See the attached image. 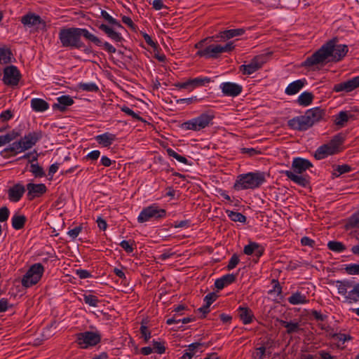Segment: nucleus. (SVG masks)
<instances>
[{
	"label": "nucleus",
	"mask_w": 359,
	"mask_h": 359,
	"mask_svg": "<svg viewBox=\"0 0 359 359\" xmlns=\"http://www.w3.org/2000/svg\"><path fill=\"white\" fill-rule=\"evenodd\" d=\"M338 39L334 37L327 41L318 50L308 57L302 64V67L311 68L316 65H323L327 62L341 60L348 51L344 44H337Z\"/></svg>",
	"instance_id": "nucleus-1"
},
{
	"label": "nucleus",
	"mask_w": 359,
	"mask_h": 359,
	"mask_svg": "<svg viewBox=\"0 0 359 359\" xmlns=\"http://www.w3.org/2000/svg\"><path fill=\"white\" fill-rule=\"evenodd\" d=\"M81 36H83L86 39L97 46H103L104 48L109 53H114L116 51V48L109 42L102 43L97 36L90 33L86 29L77 27L62 28L59 32V39L62 47L78 49L85 47V44L81 41Z\"/></svg>",
	"instance_id": "nucleus-2"
},
{
	"label": "nucleus",
	"mask_w": 359,
	"mask_h": 359,
	"mask_svg": "<svg viewBox=\"0 0 359 359\" xmlns=\"http://www.w3.org/2000/svg\"><path fill=\"white\" fill-rule=\"evenodd\" d=\"M325 115V110L320 107H314L308 109L304 115L296 116L287 122V126L297 130H306L313 126L314 123L319 122Z\"/></svg>",
	"instance_id": "nucleus-3"
},
{
	"label": "nucleus",
	"mask_w": 359,
	"mask_h": 359,
	"mask_svg": "<svg viewBox=\"0 0 359 359\" xmlns=\"http://www.w3.org/2000/svg\"><path fill=\"white\" fill-rule=\"evenodd\" d=\"M266 181L264 172H248L237 177L233 188L236 190L255 189Z\"/></svg>",
	"instance_id": "nucleus-4"
},
{
	"label": "nucleus",
	"mask_w": 359,
	"mask_h": 359,
	"mask_svg": "<svg viewBox=\"0 0 359 359\" xmlns=\"http://www.w3.org/2000/svg\"><path fill=\"white\" fill-rule=\"evenodd\" d=\"M345 140V135L340 133L334 135L327 143L319 147L315 152L314 157L321 160L330 155H334L341 151L340 147Z\"/></svg>",
	"instance_id": "nucleus-5"
},
{
	"label": "nucleus",
	"mask_w": 359,
	"mask_h": 359,
	"mask_svg": "<svg viewBox=\"0 0 359 359\" xmlns=\"http://www.w3.org/2000/svg\"><path fill=\"white\" fill-rule=\"evenodd\" d=\"M214 118L213 112L202 113L200 116L182 123L181 128L184 130L199 131L212 125Z\"/></svg>",
	"instance_id": "nucleus-6"
},
{
	"label": "nucleus",
	"mask_w": 359,
	"mask_h": 359,
	"mask_svg": "<svg viewBox=\"0 0 359 359\" xmlns=\"http://www.w3.org/2000/svg\"><path fill=\"white\" fill-rule=\"evenodd\" d=\"M44 267L41 263H36L30 266L22 279V285L29 287L36 285L41 278Z\"/></svg>",
	"instance_id": "nucleus-7"
},
{
	"label": "nucleus",
	"mask_w": 359,
	"mask_h": 359,
	"mask_svg": "<svg viewBox=\"0 0 359 359\" xmlns=\"http://www.w3.org/2000/svg\"><path fill=\"white\" fill-rule=\"evenodd\" d=\"M101 341V335L94 332H83L76 334V343L81 348L94 346Z\"/></svg>",
	"instance_id": "nucleus-8"
},
{
	"label": "nucleus",
	"mask_w": 359,
	"mask_h": 359,
	"mask_svg": "<svg viewBox=\"0 0 359 359\" xmlns=\"http://www.w3.org/2000/svg\"><path fill=\"white\" fill-rule=\"evenodd\" d=\"M165 215L166 211L165 209L159 208L158 206L152 205L144 208L141 211L137 217V221L140 223H143L151 219H158L163 218Z\"/></svg>",
	"instance_id": "nucleus-9"
},
{
	"label": "nucleus",
	"mask_w": 359,
	"mask_h": 359,
	"mask_svg": "<svg viewBox=\"0 0 359 359\" xmlns=\"http://www.w3.org/2000/svg\"><path fill=\"white\" fill-rule=\"evenodd\" d=\"M266 57L264 55L255 56L251 60L248 65H242L240 67V71L243 74L250 75L259 69L266 62Z\"/></svg>",
	"instance_id": "nucleus-10"
},
{
	"label": "nucleus",
	"mask_w": 359,
	"mask_h": 359,
	"mask_svg": "<svg viewBox=\"0 0 359 359\" xmlns=\"http://www.w3.org/2000/svg\"><path fill=\"white\" fill-rule=\"evenodd\" d=\"M21 78L20 71L15 66L11 65L4 69L3 81L7 86H17Z\"/></svg>",
	"instance_id": "nucleus-11"
},
{
	"label": "nucleus",
	"mask_w": 359,
	"mask_h": 359,
	"mask_svg": "<svg viewBox=\"0 0 359 359\" xmlns=\"http://www.w3.org/2000/svg\"><path fill=\"white\" fill-rule=\"evenodd\" d=\"M243 252L247 255H254L255 258L253 259V261L257 263L263 255L264 248L256 242H250L248 245L244 247Z\"/></svg>",
	"instance_id": "nucleus-12"
},
{
	"label": "nucleus",
	"mask_w": 359,
	"mask_h": 359,
	"mask_svg": "<svg viewBox=\"0 0 359 359\" xmlns=\"http://www.w3.org/2000/svg\"><path fill=\"white\" fill-rule=\"evenodd\" d=\"M26 187L27 190V196L29 201H32L35 198L41 197L47 191V188L44 184L28 183Z\"/></svg>",
	"instance_id": "nucleus-13"
},
{
	"label": "nucleus",
	"mask_w": 359,
	"mask_h": 359,
	"mask_svg": "<svg viewBox=\"0 0 359 359\" xmlns=\"http://www.w3.org/2000/svg\"><path fill=\"white\" fill-rule=\"evenodd\" d=\"M359 87V76L353 77L346 81L337 83L334 86L333 90L335 92L345 91L349 93Z\"/></svg>",
	"instance_id": "nucleus-14"
},
{
	"label": "nucleus",
	"mask_w": 359,
	"mask_h": 359,
	"mask_svg": "<svg viewBox=\"0 0 359 359\" xmlns=\"http://www.w3.org/2000/svg\"><path fill=\"white\" fill-rule=\"evenodd\" d=\"M41 137L42 132L41 130L29 133L27 135H25L24 137L20 139L22 149L25 151L31 149Z\"/></svg>",
	"instance_id": "nucleus-15"
},
{
	"label": "nucleus",
	"mask_w": 359,
	"mask_h": 359,
	"mask_svg": "<svg viewBox=\"0 0 359 359\" xmlns=\"http://www.w3.org/2000/svg\"><path fill=\"white\" fill-rule=\"evenodd\" d=\"M220 89L224 95L230 97H236L240 95L243 90L241 86L231 82H224L220 85Z\"/></svg>",
	"instance_id": "nucleus-16"
},
{
	"label": "nucleus",
	"mask_w": 359,
	"mask_h": 359,
	"mask_svg": "<svg viewBox=\"0 0 359 359\" xmlns=\"http://www.w3.org/2000/svg\"><path fill=\"white\" fill-rule=\"evenodd\" d=\"M222 53L220 45L211 44L203 50H199L196 53V55L205 58H217Z\"/></svg>",
	"instance_id": "nucleus-17"
},
{
	"label": "nucleus",
	"mask_w": 359,
	"mask_h": 359,
	"mask_svg": "<svg viewBox=\"0 0 359 359\" xmlns=\"http://www.w3.org/2000/svg\"><path fill=\"white\" fill-rule=\"evenodd\" d=\"M311 167H313V164L310 161L300 157L294 158L292 163L293 172L297 174H302Z\"/></svg>",
	"instance_id": "nucleus-18"
},
{
	"label": "nucleus",
	"mask_w": 359,
	"mask_h": 359,
	"mask_svg": "<svg viewBox=\"0 0 359 359\" xmlns=\"http://www.w3.org/2000/svg\"><path fill=\"white\" fill-rule=\"evenodd\" d=\"M245 32V30L243 28L228 29L220 32L218 34L212 36L214 41H220L230 39L234 36H241Z\"/></svg>",
	"instance_id": "nucleus-19"
},
{
	"label": "nucleus",
	"mask_w": 359,
	"mask_h": 359,
	"mask_svg": "<svg viewBox=\"0 0 359 359\" xmlns=\"http://www.w3.org/2000/svg\"><path fill=\"white\" fill-rule=\"evenodd\" d=\"M281 172L285 174L290 180L302 187H306L310 184V178L307 175H297L290 170H284Z\"/></svg>",
	"instance_id": "nucleus-20"
},
{
	"label": "nucleus",
	"mask_w": 359,
	"mask_h": 359,
	"mask_svg": "<svg viewBox=\"0 0 359 359\" xmlns=\"http://www.w3.org/2000/svg\"><path fill=\"white\" fill-rule=\"evenodd\" d=\"M21 22L24 25L32 27L38 25H42L43 28L46 27V22L41 17L34 13H29L21 18Z\"/></svg>",
	"instance_id": "nucleus-21"
},
{
	"label": "nucleus",
	"mask_w": 359,
	"mask_h": 359,
	"mask_svg": "<svg viewBox=\"0 0 359 359\" xmlns=\"http://www.w3.org/2000/svg\"><path fill=\"white\" fill-rule=\"evenodd\" d=\"M95 26H97L100 30L104 32L107 34V36L114 42L118 43L122 42L123 41V38L122 37L121 34L119 32L115 31L112 27H109V25L103 23L100 25L96 23Z\"/></svg>",
	"instance_id": "nucleus-22"
},
{
	"label": "nucleus",
	"mask_w": 359,
	"mask_h": 359,
	"mask_svg": "<svg viewBox=\"0 0 359 359\" xmlns=\"http://www.w3.org/2000/svg\"><path fill=\"white\" fill-rule=\"evenodd\" d=\"M25 192V188L22 184H15L8 191V198L11 201L18 202L21 199Z\"/></svg>",
	"instance_id": "nucleus-23"
},
{
	"label": "nucleus",
	"mask_w": 359,
	"mask_h": 359,
	"mask_svg": "<svg viewBox=\"0 0 359 359\" xmlns=\"http://www.w3.org/2000/svg\"><path fill=\"white\" fill-rule=\"evenodd\" d=\"M57 103L53 104V109H57L60 111H65L67 107L74 104L73 99L69 95H62L57 99Z\"/></svg>",
	"instance_id": "nucleus-24"
},
{
	"label": "nucleus",
	"mask_w": 359,
	"mask_h": 359,
	"mask_svg": "<svg viewBox=\"0 0 359 359\" xmlns=\"http://www.w3.org/2000/svg\"><path fill=\"white\" fill-rule=\"evenodd\" d=\"M236 280V275L229 273L225 276H223L220 278L217 279L215 283V286L217 289L222 290L225 286L234 283Z\"/></svg>",
	"instance_id": "nucleus-25"
},
{
	"label": "nucleus",
	"mask_w": 359,
	"mask_h": 359,
	"mask_svg": "<svg viewBox=\"0 0 359 359\" xmlns=\"http://www.w3.org/2000/svg\"><path fill=\"white\" fill-rule=\"evenodd\" d=\"M37 158L38 154H35V156H33L32 159L29 160V163H31L30 172L35 177H42L45 176V172L43 168L38 163H34V161H37Z\"/></svg>",
	"instance_id": "nucleus-26"
},
{
	"label": "nucleus",
	"mask_w": 359,
	"mask_h": 359,
	"mask_svg": "<svg viewBox=\"0 0 359 359\" xmlns=\"http://www.w3.org/2000/svg\"><path fill=\"white\" fill-rule=\"evenodd\" d=\"M95 139L100 144H102L105 147H108L116 140V135L114 134L105 133L96 136Z\"/></svg>",
	"instance_id": "nucleus-27"
},
{
	"label": "nucleus",
	"mask_w": 359,
	"mask_h": 359,
	"mask_svg": "<svg viewBox=\"0 0 359 359\" xmlns=\"http://www.w3.org/2000/svg\"><path fill=\"white\" fill-rule=\"evenodd\" d=\"M238 311L239 318L245 325L249 324L252 321L254 316L249 308L240 306Z\"/></svg>",
	"instance_id": "nucleus-28"
},
{
	"label": "nucleus",
	"mask_w": 359,
	"mask_h": 359,
	"mask_svg": "<svg viewBox=\"0 0 359 359\" xmlns=\"http://www.w3.org/2000/svg\"><path fill=\"white\" fill-rule=\"evenodd\" d=\"M31 106L35 111H44L48 109V103L43 99L34 98L31 101Z\"/></svg>",
	"instance_id": "nucleus-29"
},
{
	"label": "nucleus",
	"mask_w": 359,
	"mask_h": 359,
	"mask_svg": "<svg viewBox=\"0 0 359 359\" xmlns=\"http://www.w3.org/2000/svg\"><path fill=\"white\" fill-rule=\"evenodd\" d=\"M12 226L15 230H20L24 228L27 222V218L23 215L15 214L12 219Z\"/></svg>",
	"instance_id": "nucleus-30"
},
{
	"label": "nucleus",
	"mask_w": 359,
	"mask_h": 359,
	"mask_svg": "<svg viewBox=\"0 0 359 359\" xmlns=\"http://www.w3.org/2000/svg\"><path fill=\"white\" fill-rule=\"evenodd\" d=\"M304 86V81L302 80H297L288 85L285 89L287 95H294L297 93Z\"/></svg>",
	"instance_id": "nucleus-31"
},
{
	"label": "nucleus",
	"mask_w": 359,
	"mask_h": 359,
	"mask_svg": "<svg viewBox=\"0 0 359 359\" xmlns=\"http://www.w3.org/2000/svg\"><path fill=\"white\" fill-rule=\"evenodd\" d=\"M344 228L346 230L359 228V210L346 220Z\"/></svg>",
	"instance_id": "nucleus-32"
},
{
	"label": "nucleus",
	"mask_w": 359,
	"mask_h": 359,
	"mask_svg": "<svg viewBox=\"0 0 359 359\" xmlns=\"http://www.w3.org/2000/svg\"><path fill=\"white\" fill-rule=\"evenodd\" d=\"M314 98V95L310 92H304L298 97L297 102L304 107L310 105Z\"/></svg>",
	"instance_id": "nucleus-33"
},
{
	"label": "nucleus",
	"mask_w": 359,
	"mask_h": 359,
	"mask_svg": "<svg viewBox=\"0 0 359 359\" xmlns=\"http://www.w3.org/2000/svg\"><path fill=\"white\" fill-rule=\"evenodd\" d=\"M288 302L292 305H297L301 304H306L309 300L307 299L306 295L302 294L299 292H296L288 298Z\"/></svg>",
	"instance_id": "nucleus-34"
},
{
	"label": "nucleus",
	"mask_w": 359,
	"mask_h": 359,
	"mask_svg": "<svg viewBox=\"0 0 359 359\" xmlns=\"http://www.w3.org/2000/svg\"><path fill=\"white\" fill-rule=\"evenodd\" d=\"M203 345V344L199 342L189 345L188 349L185 351V353L182 356V359H191L195 355L196 351Z\"/></svg>",
	"instance_id": "nucleus-35"
},
{
	"label": "nucleus",
	"mask_w": 359,
	"mask_h": 359,
	"mask_svg": "<svg viewBox=\"0 0 359 359\" xmlns=\"http://www.w3.org/2000/svg\"><path fill=\"white\" fill-rule=\"evenodd\" d=\"M353 117V114H348L347 111H341L336 116L334 123L338 126L342 127L349 120V118Z\"/></svg>",
	"instance_id": "nucleus-36"
},
{
	"label": "nucleus",
	"mask_w": 359,
	"mask_h": 359,
	"mask_svg": "<svg viewBox=\"0 0 359 359\" xmlns=\"http://www.w3.org/2000/svg\"><path fill=\"white\" fill-rule=\"evenodd\" d=\"M24 151L25 150L22 149V142L21 140H20L19 141L14 142L13 144H10L8 147L4 149L2 153L12 152L13 155H15Z\"/></svg>",
	"instance_id": "nucleus-37"
},
{
	"label": "nucleus",
	"mask_w": 359,
	"mask_h": 359,
	"mask_svg": "<svg viewBox=\"0 0 359 359\" xmlns=\"http://www.w3.org/2000/svg\"><path fill=\"white\" fill-rule=\"evenodd\" d=\"M352 287L353 289L348 292L346 298L350 302H357L359 301V283L353 285Z\"/></svg>",
	"instance_id": "nucleus-38"
},
{
	"label": "nucleus",
	"mask_w": 359,
	"mask_h": 359,
	"mask_svg": "<svg viewBox=\"0 0 359 359\" xmlns=\"http://www.w3.org/2000/svg\"><path fill=\"white\" fill-rule=\"evenodd\" d=\"M13 53L9 48H0V64H8L11 62Z\"/></svg>",
	"instance_id": "nucleus-39"
},
{
	"label": "nucleus",
	"mask_w": 359,
	"mask_h": 359,
	"mask_svg": "<svg viewBox=\"0 0 359 359\" xmlns=\"http://www.w3.org/2000/svg\"><path fill=\"white\" fill-rule=\"evenodd\" d=\"M336 283L338 292L342 295H345L347 290L353 286V283L349 280H337Z\"/></svg>",
	"instance_id": "nucleus-40"
},
{
	"label": "nucleus",
	"mask_w": 359,
	"mask_h": 359,
	"mask_svg": "<svg viewBox=\"0 0 359 359\" xmlns=\"http://www.w3.org/2000/svg\"><path fill=\"white\" fill-rule=\"evenodd\" d=\"M335 168L332 172V176L337 177L341 175L349 172L353 170V168L348 164L338 165L334 166Z\"/></svg>",
	"instance_id": "nucleus-41"
},
{
	"label": "nucleus",
	"mask_w": 359,
	"mask_h": 359,
	"mask_svg": "<svg viewBox=\"0 0 359 359\" xmlns=\"http://www.w3.org/2000/svg\"><path fill=\"white\" fill-rule=\"evenodd\" d=\"M211 81L210 78L204 77V78H195L192 79H189L191 90H194L195 88L198 86H204L205 83H208Z\"/></svg>",
	"instance_id": "nucleus-42"
},
{
	"label": "nucleus",
	"mask_w": 359,
	"mask_h": 359,
	"mask_svg": "<svg viewBox=\"0 0 359 359\" xmlns=\"http://www.w3.org/2000/svg\"><path fill=\"white\" fill-rule=\"evenodd\" d=\"M226 213L227 214L228 217L233 222L244 223L246 221V217L241 212L227 210H226Z\"/></svg>",
	"instance_id": "nucleus-43"
},
{
	"label": "nucleus",
	"mask_w": 359,
	"mask_h": 359,
	"mask_svg": "<svg viewBox=\"0 0 359 359\" xmlns=\"http://www.w3.org/2000/svg\"><path fill=\"white\" fill-rule=\"evenodd\" d=\"M327 248L329 250L336 252H341L346 249V246L341 242L335 241H329Z\"/></svg>",
	"instance_id": "nucleus-44"
},
{
	"label": "nucleus",
	"mask_w": 359,
	"mask_h": 359,
	"mask_svg": "<svg viewBox=\"0 0 359 359\" xmlns=\"http://www.w3.org/2000/svg\"><path fill=\"white\" fill-rule=\"evenodd\" d=\"M79 88L87 92H98V86L93 83H81L79 85Z\"/></svg>",
	"instance_id": "nucleus-45"
},
{
	"label": "nucleus",
	"mask_w": 359,
	"mask_h": 359,
	"mask_svg": "<svg viewBox=\"0 0 359 359\" xmlns=\"http://www.w3.org/2000/svg\"><path fill=\"white\" fill-rule=\"evenodd\" d=\"M83 301L86 304L94 307L97 306V304L100 302L97 297L93 294H84Z\"/></svg>",
	"instance_id": "nucleus-46"
},
{
	"label": "nucleus",
	"mask_w": 359,
	"mask_h": 359,
	"mask_svg": "<svg viewBox=\"0 0 359 359\" xmlns=\"http://www.w3.org/2000/svg\"><path fill=\"white\" fill-rule=\"evenodd\" d=\"M121 110L123 112H124L126 114H128V116H132L135 120H137V121H142V122H145L146 121L142 117L140 116L134 112L131 109H130L128 107H127L126 105H123V107H121Z\"/></svg>",
	"instance_id": "nucleus-47"
},
{
	"label": "nucleus",
	"mask_w": 359,
	"mask_h": 359,
	"mask_svg": "<svg viewBox=\"0 0 359 359\" xmlns=\"http://www.w3.org/2000/svg\"><path fill=\"white\" fill-rule=\"evenodd\" d=\"M286 332L289 334L297 333L302 330L298 323L292 321L289 322V323L286 325Z\"/></svg>",
	"instance_id": "nucleus-48"
},
{
	"label": "nucleus",
	"mask_w": 359,
	"mask_h": 359,
	"mask_svg": "<svg viewBox=\"0 0 359 359\" xmlns=\"http://www.w3.org/2000/svg\"><path fill=\"white\" fill-rule=\"evenodd\" d=\"M345 271L350 275H358L359 274V264H348L346 266Z\"/></svg>",
	"instance_id": "nucleus-49"
},
{
	"label": "nucleus",
	"mask_w": 359,
	"mask_h": 359,
	"mask_svg": "<svg viewBox=\"0 0 359 359\" xmlns=\"http://www.w3.org/2000/svg\"><path fill=\"white\" fill-rule=\"evenodd\" d=\"M331 337L337 339L339 341H342L343 343L352 339V337L349 334L341 333H334L333 335H331Z\"/></svg>",
	"instance_id": "nucleus-50"
},
{
	"label": "nucleus",
	"mask_w": 359,
	"mask_h": 359,
	"mask_svg": "<svg viewBox=\"0 0 359 359\" xmlns=\"http://www.w3.org/2000/svg\"><path fill=\"white\" fill-rule=\"evenodd\" d=\"M134 243V241H132V243H130V241H123L121 242L120 245L123 249H124V250L126 252L131 253L134 250V248L133 247V244Z\"/></svg>",
	"instance_id": "nucleus-51"
},
{
	"label": "nucleus",
	"mask_w": 359,
	"mask_h": 359,
	"mask_svg": "<svg viewBox=\"0 0 359 359\" xmlns=\"http://www.w3.org/2000/svg\"><path fill=\"white\" fill-rule=\"evenodd\" d=\"M153 346L155 352L158 354H163L165 351V347L164 346V342H158L156 341H153Z\"/></svg>",
	"instance_id": "nucleus-52"
},
{
	"label": "nucleus",
	"mask_w": 359,
	"mask_h": 359,
	"mask_svg": "<svg viewBox=\"0 0 359 359\" xmlns=\"http://www.w3.org/2000/svg\"><path fill=\"white\" fill-rule=\"evenodd\" d=\"M140 331L144 341L147 342L151 338V332L149 330L148 327L146 325H142Z\"/></svg>",
	"instance_id": "nucleus-53"
},
{
	"label": "nucleus",
	"mask_w": 359,
	"mask_h": 359,
	"mask_svg": "<svg viewBox=\"0 0 359 359\" xmlns=\"http://www.w3.org/2000/svg\"><path fill=\"white\" fill-rule=\"evenodd\" d=\"M257 352L253 353L252 357L254 358L264 359L266 354V347L264 346L256 348Z\"/></svg>",
	"instance_id": "nucleus-54"
},
{
	"label": "nucleus",
	"mask_w": 359,
	"mask_h": 359,
	"mask_svg": "<svg viewBox=\"0 0 359 359\" xmlns=\"http://www.w3.org/2000/svg\"><path fill=\"white\" fill-rule=\"evenodd\" d=\"M239 261L240 260H239L238 256L236 254H233L231 256V257L229 262V264L226 266L228 270H231V269H234L236 266V265L239 263Z\"/></svg>",
	"instance_id": "nucleus-55"
},
{
	"label": "nucleus",
	"mask_w": 359,
	"mask_h": 359,
	"mask_svg": "<svg viewBox=\"0 0 359 359\" xmlns=\"http://www.w3.org/2000/svg\"><path fill=\"white\" fill-rule=\"evenodd\" d=\"M10 211L6 206L0 208V222H4L8 220Z\"/></svg>",
	"instance_id": "nucleus-56"
},
{
	"label": "nucleus",
	"mask_w": 359,
	"mask_h": 359,
	"mask_svg": "<svg viewBox=\"0 0 359 359\" xmlns=\"http://www.w3.org/2000/svg\"><path fill=\"white\" fill-rule=\"evenodd\" d=\"M13 116V111L11 109L3 111L0 114V120L2 122L7 121Z\"/></svg>",
	"instance_id": "nucleus-57"
},
{
	"label": "nucleus",
	"mask_w": 359,
	"mask_h": 359,
	"mask_svg": "<svg viewBox=\"0 0 359 359\" xmlns=\"http://www.w3.org/2000/svg\"><path fill=\"white\" fill-rule=\"evenodd\" d=\"M242 154H246L250 156H254L255 155L261 154L262 152L260 150H257L254 148H243L241 149Z\"/></svg>",
	"instance_id": "nucleus-58"
},
{
	"label": "nucleus",
	"mask_w": 359,
	"mask_h": 359,
	"mask_svg": "<svg viewBox=\"0 0 359 359\" xmlns=\"http://www.w3.org/2000/svg\"><path fill=\"white\" fill-rule=\"evenodd\" d=\"M217 297V296L215 292L209 293L204 298V301L206 302L205 304L210 306L216 300Z\"/></svg>",
	"instance_id": "nucleus-59"
},
{
	"label": "nucleus",
	"mask_w": 359,
	"mask_h": 359,
	"mask_svg": "<svg viewBox=\"0 0 359 359\" xmlns=\"http://www.w3.org/2000/svg\"><path fill=\"white\" fill-rule=\"evenodd\" d=\"M82 230V226H78L74 228L73 229H71L68 231V235L72 237L73 239L76 238L79 234L81 233Z\"/></svg>",
	"instance_id": "nucleus-60"
},
{
	"label": "nucleus",
	"mask_w": 359,
	"mask_h": 359,
	"mask_svg": "<svg viewBox=\"0 0 359 359\" xmlns=\"http://www.w3.org/2000/svg\"><path fill=\"white\" fill-rule=\"evenodd\" d=\"M182 314L181 313H175L172 318H170L168 319H167L166 320V323L168 325H171V324H173V323H180L181 321V318H180V316H181Z\"/></svg>",
	"instance_id": "nucleus-61"
},
{
	"label": "nucleus",
	"mask_w": 359,
	"mask_h": 359,
	"mask_svg": "<svg viewBox=\"0 0 359 359\" xmlns=\"http://www.w3.org/2000/svg\"><path fill=\"white\" fill-rule=\"evenodd\" d=\"M7 137L8 142H11V141L16 139L18 137L20 136V133L15 130L11 131L10 133L5 135Z\"/></svg>",
	"instance_id": "nucleus-62"
},
{
	"label": "nucleus",
	"mask_w": 359,
	"mask_h": 359,
	"mask_svg": "<svg viewBox=\"0 0 359 359\" xmlns=\"http://www.w3.org/2000/svg\"><path fill=\"white\" fill-rule=\"evenodd\" d=\"M311 314L316 320L323 321L327 318V316L323 315L316 310H312Z\"/></svg>",
	"instance_id": "nucleus-63"
},
{
	"label": "nucleus",
	"mask_w": 359,
	"mask_h": 359,
	"mask_svg": "<svg viewBox=\"0 0 359 359\" xmlns=\"http://www.w3.org/2000/svg\"><path fill=\"white\" fill-rule=\"evenodd\" d=\"M101 16L110 25L116 22V19L109 15V13L104 10L101 11Z\"/></svg>",
	"instance_id": "nucleus-64"
}]
</instances>
